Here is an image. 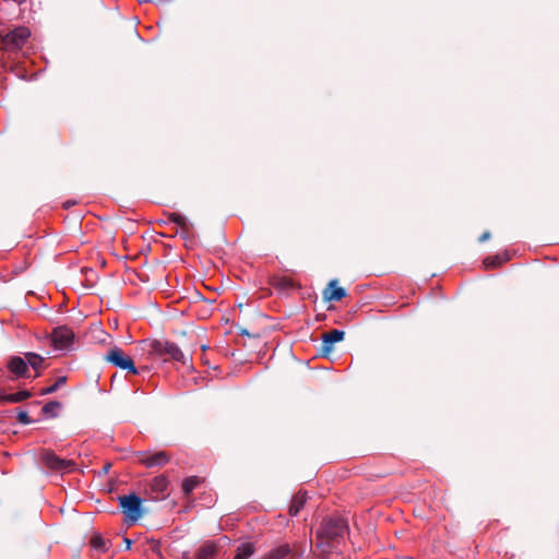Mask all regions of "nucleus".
Here are the masks:
<instances>
[{"label": "nucleus", "instance_id": "obj_1", "mask_svg": "<svg viewBox=\"0 0 559 559\" xmlns=\"http://www.w3.org/2000/svg\"><path fill=\"white\" fill-rule=\"evenodd\" d=\"M348 531L346 521L342 518H329L323 520L320 528L318 530L317 537L321 540L322 545L332 547L334 543H338Z\"/></svg>", "mask_w": 559, "mask_h": 559}, {"label": "nucleus", "instance_id": "obj_2", "mask_svg": "<svg viewBox=\"0 0 559 559\" xmlns=\"http://www.w3.org/2000/svg\"><path fill=\"white\" fill-rule=\"evenodd\" d=\"M151 349L154 354L163 358L164 360L173 359L175 361L187 364V356L175 343L155 340L151 343Z\"/></svg>", "mask_w": 559, "mask_h": 559}, {"label": "nucleus", "instance_id": "obj_3", "mask_svg": "<svg viewBox=\"0 0 559 559\" xmlns=\"http://www.w3.org/2000/svg\"><path fill=\"white\" fill-rule=\"evenodd\" d=\"M40 459L47 468L61 474L72 472L76 466L74 461L61 459L51 450H43Z\"/></svg>", "mask_w": 559, "mask_h": 559}, {"label": "nucleus", "instance_id": "obj_4", "mask_svg": "<svg viewBox=\"0 0 559 559\" xmlns=\"http://www.w3.org/2000/svg\"><path fill=\"white\" fill-rule=\"evenodd\" d=\"M119 506L131 522L142 516V499L135 493L119 497Z\"/></svg>", "mask_w": 559, "mask_h": 559}, {"label": "nucleus", "instance_id": "obj_5", "mask_svg": "<svg viewBox=\"0 0 559 559\" xmlns=\"http://www.w3.org/2000/svg\"><path fill=\"white\" fill-rule=\"evenodd\" d=\"M105 359L117 368L128 370L133 374L138 373V369L134 366L133 360L129 356L124 355L122 349H120L119 347H114L109 349L105 356Z\"/></svg>", "mask_w": 559, "mask_h": 559}, {"label": "nucleus", "instance_id": "obj_6", "mask_svg": "<svg viewBox=\"0 0 559 559\" xmlns=\"http://www.w3.org/2000/svg\"><path fill=\"white\" fill-rule=\"evenodd\" d=\"M73 341V331L66 325L57 326L51 332V343L55 349L67 350L72 346Z\"/></svg>", "mask_w": 559, "mask_h": 559}, {"label": "nucleus", "instance_id": "obj_7", "mask_svg": "<svg viewBox=\"0 0 559 559\" xmlns=\"http://www.w3.org/2000/svg\"><path fill=\"white\" fill-rule=\"evenodd\" d=\"M29 36L31 31L25 26H20L9 32L3 37V44L9 49H17L26 43Z\"/></svg>", "mask_w": 559, "mask_h": 559}, {"label": "nucleus", "instance_id": "obj_8", "mask_svg": "<svg viewBox=\"0 0 559 559\" xmlns=\"http://www.w3.org/2000/svg\"><path fill=\"white\" fill-rule=\"evenodd\" d=\"M169 461L166 452L159 451L153 454H143L140 462L146 467L164 466Z\"/></svg>", "mask_w": 559, "mask_h": 559}, {"label": "nucleus", "instance_id": "obj_9", "mask_svg": "<svg viewBox=\"0 0 559 559\" xmlns=\"http://www.w3.org/2000/svg\"><path fill=\"white\" fill-rule=\"evenodd\" d=\"M344 331L342 330H331L328 333H324L322 336L323 345L322 348L324 352L329 353L332 350V346L334 343L341 342L344 338Z\"/></svg>", "mask_w": 559, "mask_h": 559}, {"label": "nucleus", "instance_id": "obj_10", "mask_svg": "<svg viewBox=\"0 0 559 559\" xmlns=\"http://www.w3.org/2000/svg\"><path fill=\"white\" fill-rule=\"evenodd\" d=\"M8 368L16 378L24 377L28 370L26 360L19 356L9 360Z\"/></svg>", "mask_w": 559, "mask_h": 559}, {"label": "nucleus", "instance_id": "obj_11", "mask_svg": "<svg viewBox=\"0 0 559 559\" xmlns=\"http://www.w3.org/2000/svg\"><path fill=\"white\" fill-rule=\"evenodd\" d=\"M346 296L343 287L337 286V280H332L329 287L324 290V298L330 301H338Z\"/></svg>", "mask_w": 559, "mask_h": 559}, {"label": "nucleus", "instance_id": "obj_12", "mask_svg": "<svg viewBox=\"0 0 559 559\" xmlns=\"http://www.w3.org/2000/svg\"><path fill=\"white\" fill-rule=\"evenodd\" d=\"M307 499H308L307 492H298V493H296L293 497L292 503L289 506V514L292 516L298 515L300 510L305 507V504L307 502Z\"/></svg>", "mask_w": 559, "mask_h": 559}, {"label": "nucleus", "instance_id": "obj_13", "mask_svg": "<svg viewBox=\"0 0 559 559\" xmlns=\"http://www.w3.org/2000/svg\"><path fill=\"white\" fill-rule=\"evenodd\" d=\"M254 552L255 547L253 543H242L237 547L234 559H249Z\"/></svg>", "mask_w": 559, "mask_h": 559}, {"label": "nucleus", "instance_id": "obj_14", "mask_svg": "<svg viewBox=\"0 0 559 559\" xmlns=\"http://www.w3.org/2000/svg\"><path fill=\"white\" fill-rule=\"evenodd\" d=\"M290 554V547L288 544L280 545L278 547L272 549L270 552L264 555L262 559H286V557Z\"/></svg>", "mask_w": 559, "mask_h": 559}, {"label": "nucleus", "instance_id": "obj_15", "mask_svg": "<svg viewBox=\"0 0 559 559\" xmlns=\"http://www.w3.org/2000/svg\"><path fill=\"white\" fill-rule=\"evenodd\" d=\"M510 259L508 253L497 254L493 257H488L484 260V264L487 269H492L502 265Z\"/></svg>", "mask_w": 559, "mask_h": 559}, {"label": "nucleus", "instance_id": "obj_16", "mask_svg": "<svg viewBox=\"0 0 559 559\" xmlns=\"http://www.w3.org/2000/svg\"><path fill=\"white\" fill-rule=\"evenodd\" d=\"M168 488V480L164 476H157L152 480L151 489L157 495H163Z\"/></svg>", "mask_w": 559, "mask_h": 559}, {"label": "nucleus", "instance_id": "obj_17", "mask_svg": "<svg viewBox=\"0 0 559 559\" xmlns=\"http://www.w3.org/2000/svg\"><path fill=\"white\" fill-rule=\"evenodd\" d=\"M168 222L176 224L179 226L182 230L188 231L190 227V223L188 222L187 217L179 214V213H169L168 214Z\"/></svg>", "mask_w": 559, "mask_h": 559}, {"label": "nucleus", "instance_id": "obj_18", "mask_svg": "<svg viewBox=\"0 0 559 559\" xmlns=\"http://www.w3.org/2000/svg\"><path fill=\"white\" fill-rule=\"evenodd\" d=\"M25 360L27 362V367L31 366L36 371H38L44 364V357L36 353H26Z\"/></svg>", "mask_w": 559, "mask_h": 559}, {"label": "nucleus", "instance_id": "obj_19", "mask_svg": "<svg viewBox=\"0 0 559 559\" xmlns=\"http://www.w3.org/2000/svg\"><path fill=\"white\" fill-rule=\"evenodd\" d=\"M215 546L213 544L203 545L197 552L198 559H214Z\"/></svg>", "mask_w": 559, "mask_h": 559}, {"label": "nucleus", "instance_id": "obj_20", "mask_svg": "<svg viewBox=\"0 0 559 559\" xmlns=\"http://www.w3.org/2000/svg\"><path fill=\"white\" fill-rule=\"evenodd\" d=\"M31 396V393L26 390L19 391L16 393L7 394L3 396V401L10 402V403H19L22 401H25Z\"/></svg>", "mask_w": 559, "mask_h": 559}, {"label": "nucleus", "instance_id": "obj_21", "mask_svg": "<svg viewBox=\"0 0 559 559\" xmlns=\"http://www.w3.org/2000/svg\"><path fill=\"white\" fill-rule=\"evenodd\" d=\"M199 484V479L198 477H188L183 480V484H182V491L185 492V495H190L193 489L198 486Z\"/></svg>", "mask_w": 559, "mask_h": 559}, {"label": "nucleus", "instance_id": "obj_22", "mask_svg": "<svg viewBox=\"0 0 559 559\" xmlns=\"http://www.w3.org/2000/svg\"><path fill=\"white\" fill-rule=\"evenodd\" d=\"M91 546H92V548L99 550V551H105L107 549L106 540L99 535H94L91 538Z\"/></svg>", "mask_w": 559, "mask_h": 559}, {"label": "nucleus", "instance_id": "obj_23", "mask_svg": "<svg viewBox=\"0 0 559 559\" xmlns=\"http://www.w3.org/2000/svg\"><path fill=\"white\" fill-rule=\"evenodd\" d=\"M67 381V377L66 376H60L57 378L56 382L46 388L44 391H43V394H51V393H55L59 388H61Z\"/></svg>", "mask_w": 559, "mask_h": 559}, {"label": "nucleus", "instance_id": "obj_24", "mask_svg": "<svg viewBox=\"0 0 559 559\" xmlns=\"http://www.w3.org/2000/svg\"><path fill=\"white\" fill-rule=\"evenodd\" d=\"M60 407V403L59 402H48L46 403L44 406H43V414L47 415V416H51V417H55L57 414H56V411Z\"/></svg>", "mask_w": 559, "mask_h": 559}, {"label": "nucleus", "instance_id": "obj_25", "mask_svg": "<svg viewBox=\"0 0 559 559\" xmlns=\"http://www.w3.org/2000/svg\"><path fill=\"white\" fill-rule=\"evenodd\" d=\"M17 420L23 425H28L32 423L28 414L24 411L19 412L17 414Z\"/></svg>", "mask_w": 559, "mask_h": 559}, {"label": "nucleus", "instance_id": "obj_26", "mask_svg": "<svg viewBox=\"0 0 559 559\" xmlns=\"http://www.w3.org/2000/svg\"><path fill=\"white\" fill-rule=\"evenodd\" d=\"M490 238V233L489 231H485L480 237H479V241L480 242H484L486 240H488Z\"/></svg>", "mask_w": 559, "mask_h": 559}, {"label": "nucleus", "instance_id": "obj_27", "mask_svg": "<svg viewBox=\"0 0 559 559\" xmlns=\"http://www.w3.org/2000/svg\"><path fill=\"white\" fill-rule=\"evenodd\" d=\"M124 543H126V549H130L131 545H132V540L129 538H124Z\"/></svg>", "mask_w": 559, "mask_h": 559}]
</instances>
